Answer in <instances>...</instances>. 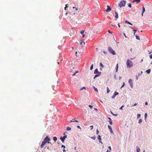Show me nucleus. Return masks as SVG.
<instances>
[{"label": "nucleus", "instance_id": "nucleus-53", "mask_svg": "<svg viewBox=\"0 0 152 152\" xmlns=\"http://www.w3.org/2000/svg\"><path fill=\"white\" fill-rule=\"evenodd\" d=\"M108 32H109V33H111V34H112V32H111L109 30H108Z\"/></svg>", "mask_w": 152, "mask_h": 152}, {"label": "nucleus", "instance_id": "nucleus-59", "mask_svg": "<svg viewBox=\"0 0 152 152\" xmlns=\"http://www.w3.org/2000/svg\"><path fill=\"white\" fill-rule=\"evenodd\" d=\"M108 148H109V149H110V150H111V148L110 146H109V147H108Z\"/></svg>", "mask_w": 152, "mask_h": 152}, {"label": "nucleus", "instance_id": "nucleus-42", "mask_svg": "<svg viewBox=\"0 0 152 152\" xmlns=\"http://www.w3.org/2000/svg\"><path fill=\"white\" fill-rule=\"evenodd\" d=\"M99 133V131L98 129H97V130H96V134H98Z\"/></svg>", "mask_w": 152, "mask_h": 152}, {"label": "nucleus", "instance_id": "nucleus-25", "mask_svg": "<svg viewBox=\"0 0 152 152\" xmlns=\"http://www.w3.org/2000/svg\"><path fill=\"white\" fill-rule=\"evenodd\" d=\"M71 130V128L69 127H68L66 128V130L67 131H70Z\"/></svg>", "mask_w": 152, "mask_h": 152}, {"label": "nucleus", "instance_id": "nucleus-23", "mask_svg": "<svg viewBox=\"0 0 152 152\" xmlns=\"http://www.w3.org/2000/svg\"><path fill=\"white\" fill-rule=\"evenodd\" d=\"M135 37H136V38L137 39L139 40H140V37L139 36L136 35L135 36Z\"/></svg>", "mask_w": 152, "mask_h": 152}, {"label": "nucleus", "instance_id": "nucleus-22", "mask_svg": "<svg viewBox=\"0 0 152 152\" xmlns=\"http://www.w3.org/2000/svg\"><path fill=\"white\" fill-rule=\"evenodd\" d=\"M125 23H126L129 24L131 25H132V24L129 21H127V20L125 21Z\"/></svg>", "mask_w": 152, "mask_h": 152}, {"label": "nucleus", "instance_id": "nucleus-19", "mask_svg": "<svg viewBox=\"0 0 152 152\" xmlns=\"http://www.w3.org/2000/svg\"><path fill=\"white\" fill-rule=\"evenodd\" d=\"M100 75H99V74H96L94 77V79H95V78H96V77H97L99 76Z\"/></svg>", "mask_w": 152, "mask_h": 152}, {"label": "nucleus", "instance_id": "nucleus-52", "mask_svg": "<svg viewBox=\"0 0 152 152\" xmlns=\"http://www.w3.org/2000/svg\"><path fill=\"white\" fill-rule=\"evenodd\" d=\"M61 147H63L64 148L65 147V146L63 145H62L61 146Z\"/></svg>", "mask_w": 152, "mask_h": 152}, {"label": "nucleus", "instance_id": "nucleus-29", "mask_svg": "<svg viewBox=\"0 0 152 152\" xmlns=\"http://www.w3.org/2000/svg\"><path fill=\"white\" fill-rule=\"evenodd\" d=\"M73 9H75V10L76 11H77V10H78V9H77V7H73Z\"/></svg>", "mask_w": 152, "mask_h": 152}, {"label": "nucleus", "instance_id": "nucleus-28", "mask_svg": "<svg viewBox=\"0 0 152 152\" xmlns=\"http://www.w3.org/2000/svg\"><path fill=\"white\" fill-rule=\"evenodd\" d=\"M110 91V90L109 89V88L108 87H107V93H109Z\"/></svg>", "mask_w": 152, "mask_h": 152}, {"label": "nucleus", "instance_id": "nucleus-43", "mask_svg": "<svg viewBox=\"0 0 152 152\" xmlns=\"http://www.w3.org/2000/svg\"><path fill=\"white\" fill-rule=\"evenodd\" d=\"M128 6L129 7H131V4H128Z\"/></svg>", "mask_w": 152, "mask_h": 152}, {"label": "nucleus", "instance_id": "nucleus-11", "mask_svg": "<svg viewBox=\"0 0 152 152\" xmlns=\"http://www.w3.org/2000/svg\"><path fill=\"white\" fill-rule=\"evenodd\" d=\"M115 17L117 19V18H118V13L115 11Z\"/></svg>", "mask_w": 152, "mask_h": 152}, {"label": "nucleus", "instance_id": "nucleus-47", "mask_svg": "<svg viewBox=\"0 0 152 152\" xmlns=\"http://www.w3.org/2000/svg\"><path fill=\"white\" fill-rule=\"evenodd\" d=\"M77 127L78 128V129H81V128H80V126H77Z\"/></svg>", "mask_w": 152, "mask_h": 152}, {"label": "nucleus", "instance_id": "nucleus-61", "mask_svg": "<svg viewBox=\"0 0 152 152\" xmlns=\"http://www.w3.org/2000/svg\"><path fill=\"white\" fill-rule=\"evenodd\" d=\"M145 104L146 105H147L148 104V103H147V102H145Z\"/></svg>", "mask_w": 152, "mask_h": 152}, {"label": "nucleus", "instance_id": "nucleus-12", "mask_svg": "<svg viewBox=\"0 0 152 152\" xmlns=\"http://www.w3.org/2000/svg\"><path fill=\"white\" fill-rule=\"evenodd\" d=\"M84 31L83 30H82L80 31V33H81V34H82V37H85V35H84Z\"/></svg>", "mask_w": 152, "mask_h": 152}, {"label": "nucleus", "instance_id": "nucleus-32", "mask_svg": "<svg viewBox=\"0 0 152 152\" xmlns=\"http://www.w3.org/2000/svg\"><path fill=\"white\" fill-rule=\"evenodd\" d=\"M68 5V4H66V7H65V8H64V9L65 10H67V7H68L67 6Z\"/></svg>", "mask_w": 152, "mask_h": 152}, {"label": "nucleus", "instance_id": "nucleus-7", "mask_svg": "<svg viewBox=\"0 0 152 152\" xmlns=\"http://www.w3.org/2000/svg\"><path fill=\"white\" fill-rule=\"evenodd\" d=\"M47 143L45 142L43 140L42 142V144L40 146V148H43L44 146L45 145L46 143Z\"/></svg>", "mask_w": 152, "mask_h": 152}, {"label": "nucleus", "instance_id": "nucleus-16", "mask_svg": "<svg viewBox=\"0 0 152 152\" xmlns=\"http://www.w3.org/2000/svg\"><path fill=\"white\" fill-rule=\"evenodd\" d=\"M98 139L99 140V142H101L102 143V142L101 141V136L99 135L98 137Z\"/></svg>", "mask_w": 152, "mask_h": 152}, {"label": "nucleus", "instance_id": "nucleus-27", "mask_svg": "<svg viewBox=\"0 0 152 152\" xmlns=\"http://www.w3.org/2000/svg\"><path fill=\"white\" fill-rule=\"evenodd\" d=\"M125 83L124 82L123 83V85H122V86L121 88H122L123 87H124V86H125Z\"/></svg>", "mask_w": 152, "mask_h": 152}, {"label": "nucleus", "instance_id": "nucleus-17", "mask_svg": "<svg viewBox=\"0 0 152 152\" xmlns=\"http://www.w3.org/2000/svg\"><path fill=\"white\" fill-rule=\"evenodd\" d=\"M53 139L55 142H56L57 140V138L56 137H53Z\"/></svg>", "mask_w": 152, "mask_h": 152}, {"label": "nucleus", "instance_id": "nucleus-58", "mask_svg": "<svg viewBox=\"0 0 152 152\" xmlns=\"http://www.w3.org/2000/svg\"><path fill=\"white\" fill-rule=\"evenodd\" d=\"M108 118L109 120H110H110H111V118H110V117Z\"/></svg>", "mask_w": 152, "mask_h": 152}, {"label": "nucleus", "instance_id": "nucleus-35", "mask_svg": "<svg viewBox=\"0 0 152 152\" xmlns=\"http://www.w3.org/2000/svg\"><path fill=\"white\" fill-rule=\"evenodd\" d=\"M108 127L110 130L112 129L111 126L110 125H108Z\"/></svg>", "mask_w": 152, "mask_h": 152}, {"label": "nucleus", "instance_id": "nucleus-34", "mask_svg": "<svg viewBox=\"0 0 152 152\" xmlns=\"http://www.w3.org/2000/svg\"><path fill=\"white\" fill-rule=\"evenodd\" d=\"M100 66H101V67H103L104 65L102 63H100Z\"/></svg>", "mask_w": 152, "mask_h": 152}, {"label": "nucleus", "instance_id": "nucleus-15", "mask_svg": "<svg viewBox=\"0 0 152 152\" xmlns=\"http://www.w3.org/2000/svg\"><path fill=\"white\" fill-rule=\"evenodd\" d=\"M137 148V152H139L140 151V149L138 146H136Z\"/></svg>", "mask_w": 152, "mask_h": 152}, {"label": "nucleus", "instance_id": "nucleus-54", "mask_svg": "<svg viewBox=\"0 0 152 152\" xmlns=\"http://www.w3.org/2000/svg\"><path fill=\"white\" fill-rule=\"evenodd\" d=\"M123 34H124V36L125 37V38H127V37L126 36L125 34L124 33H123Z\"/></svg>", "mask_w": 152, "mask_h": 152}, {"label": "nucleus", "instance_id": "nucleus-13", "mask_svg": "<svg viewBox=\"0 0 152 152\" xmlns=\"http://www.w3.org/2000/svg\"><path fill=\"white\" fill-rule=\"evenodd\" d=\"M70 31H71V32L69 34L71 35V34H73L74 33V32L73 31V28H72L70 29Z\"/></svg>", "mask_w": 152, "mask_h": 152}, {"label": "nucleus", "instance_id": "nucleus-6", "mask_svg": "<svg viewBox=\"0 0 152 152\" xmlns=\"http://www.w3.org/2000/svg\"><path fill=\"white\" fill-rule=\"evenodd\" d=\"M67 136L64 135L63 137H61L60 138V139L63 142L65 140V139L66 138Z\"/></svg>", "mask_w": 152, "mask_h": 152}, {"label": "nucleus", "instance_id": "nucleus-44", "mask_svg": "<svg viewBox=\"0 0 152 152\" xmlns=\"http://www.w3.org/2000/svg\"><path fill=\"white\" fill-rule=\"evenodd\" d=\"M86 89L85 87H83L81 88L80 89V90H82L83 89Z\"/></svg>", "mask_w": 152, "mask_h": 152}, {"label": "nucleus", "instance_id": "nucleus-60", "mask_svg": "<svg viewBox=\"0 0 152 152\" xmlns=\"http://www.w3.org/2000/svg\"><path fill=\"white\" fill-rule=\"evenodd\" d=\"M83 42V41H81L80 42V44L81 45L82 44V43Z\"/></svg>", "mask_w": 152, "mask_h": 152}, {"label": "nucleus", "instance_id": "nucleus-41", "mask_svg": "<svg viewBox=\"0 0 152 152\" xmlns=\"http://www.w3.org/2000/svg\"><path fill=\"white\" fill-rule=\"evenodd\" d=\"M124 107V105H123L119 109L120 110H122L123 109V107Z\"/></svg>", "mask_w": 152, "mask_h": 152}, {"label": "nucleus", "instance_id": "nucleus-64", "mask_svg": "<svg viewBox=\"0 0 152 152\" xmlns=\"http://www.w3.org/2000/svg\"><path fill=\"white\" fill-rule=\"evenodd\" d=\"M137 105V104H134V106H136Z\"/></svg>", "mask_w": 152, "mask_h": 152}, {"label": "nucleus", "instance_id": "nucleus-36", "mask_svg": "<svg viewBox=\"0 0 152 152\" xmlns=\"http://www.w3.org/2000/svg\"><path fill=\"white\" fill-rule=\"evenodd\" d=\"M142 122V120L141 119H140L139 121H138V123L140 124Z\"/></svg>", "mask_w": 152, "mask_h": 152}, {"label": "nucleus", "instance_id": "nucleus-37", "mask_svg": "<svg viewBox=\"0 0 152 152\" xmlns=\"http://www.w3.org/2000/svg\"><path fill=\"white\" fill-rule=\"evenodd\" d=\"M111 121V120L110 121H109V123H110V125H112V124H113V122H112Z\"/></svg>", "mask_w": 152, "mask_h": 152}, {"label": "nucleus", "instance_id": "nucleus-62", "mask_svg": "<svg viewBox=\"0 0 152 152\" xmlns=\"http://www.w3.org/2000/svg\"><path fill=\"white\" fill-rule=\"evenodd\" d=\"M119 80H120L121 78V77H119Z\"/></svg>", "mask_w": 152, "mask_h": 152}, {"label": "nucleus", "instance_id": "nucleus-18", "mask_svg": "<svg viewBox=\"0 0 152 152\" xmlns=\"http://www.w3.org/2000/svg\"><path fill=\"white\" fill-rule=\"evenodd\" d=\"M133 2H137V3H138L140 2V0H134L133 1Z\"/></svg>", "mask_w": 152, "mask_h": 152}, {"label": "nucleus", "instance_id": "nucleus-55", "mask_svg": "<svg viewBox=\"0 0 152 152\" xmlns=\"http://www.w3.org/2000/svg\"><path fill=\"white\" fill-rule=\"evenodd\" d=\"M118 26L119 28H120V24H119V23H118Z\"/></svg>", "mask_w": 152, "mask_h": 152}, {"label": "nucleus", "instance_id": "nucleus-4", "mask_svg": "<svg viewBox=\"0 0 152 152\" xmlns=\"http://www.w3.org/2000/svg\"><path fill=\"white\" fill-rule=\"evenodd\" d=\"M108 50L111 54L114 55L115 54V51L112 49L111 47H108Z\"/></svg>", "mask_w": 152, "mask_h": 152}, {"label": "nucleus", "instance_id": "nucleus-3", "mask_svg": "<svg viewBox=\"0 0 152 152\" xmlns=\"http://www.w3.org/2000/svg\"><path fill=\"white\" fill-rule=\"evenodd\" d=\"M126 3V1H121L118 4L119 7L121 8L124 7Z\"/></svg>", "mask_w": 152, "mask_h": 152}, {"label": "nucleus", "instance_id": "nucleus-38", "mask_svg": "<svg viewBox=\"0 0 152 152\" xmlns=\"http://www.w3.org/2000/svg\"><path fill=\"white\" fill-rule=\"evenodd\" d=\"M74 49V48H73V47H72V48L71 49V48H70L69 49V50L70 51H72Z\"/></svg>", "mask_w": 152, "mask_h": 152}, {"label": "nucleus", "instance_id": "nucleus-5", "mask_svg": "<svg viewBox=\"0 0 152 152\" xmlns=\"http://www.w3.org/2000/svg\"><path fill=\"white\" fill-rule=\"evenodd\" d=\"M50 139L49 137L47 136L44 138L43 140L47 143L48 142L50 141Z\"/></svg>", "mask_w": 152, "mask_h": 152}, {"label": "nucleus", "instance_id": "nucleus-40", "mask_svg": "<svg viewBox=\"0 0 152 152\" xmlns=\"http://www.w3.org/2000/svg\"><path fill=\"white\" fill-rule=\"evenodd\" d=\"M110 132L111 133L113 134V132L112 131V129L110 130Z\"/></svg>", "mask_w": 152, "mask_h": 152}, {"label": "nucleus", "instance_id": "nucleus-50", "mask_svg": "<svg viewBox=\"0 0 152 152\" xmlns=\"http://www.w3.org/2000/svg\"><path fill=\"white\" fill-rule=\"evenodd\" d=\"M91 138L93 139V140H95V138L94 137H91Z\"/></svg>", "mask_w": 152, "mask_h": 152}, {"label": "nucleus", "instance_id": "nucleus-51", "mask_svg": "<svg viewBox=\"0 0 152 152\" xmlns=\"http://www.w3.org/2000/svg\"><path fill=\"white\" fill-rule=\"evenodd\" d=\"M147 116V113H146L145 114V118H146V117Z\"/></svg>", "mask_w": 152, "mask_h": 152}, {"label": "nucleus", "instance_id": "nucleus-45", "mask_svg": "<svg viewBox=\"0 0 152 152\" xmlns=\"http://www.w3.org/2000/svg\"><path fill=\"white\" fill-rule=\"evenodd\" d=\"M150 58L151 59H152V54H151V55H150Z\"/></svg>", "mask_w": 152, "mask_h": 152}, {"label": "nucleus", "instance_id": "nucleus-9", "mask_svg": "<svg viewBox=\"0 0 152 152\" xmlns=\"http://www.w3.org/2000/svg\"><path fill=\"white\" fill-rule=\"evenodd\" d=\"M129 83L130 86L132 87L133 86V83L132 80L131 79H129Z\"/></svg>", "mask_w": 152, "mask_h": 152}, {"label": "nucleus", "instance_id": "nucleus-57", "mask_svg": "<svg viewBox=\"0 0 152 152\" xmlns=\"http://www.w3.org/2000/svg\"><path fill=\"white\" fill-rule=\"evenodd\" d=\"M74 122H78V121H77V120L74 121Z\"/></svg>", "mask_w": 152, "mask_h": 152}, {"label": "nucleus", "instance_id": "nucleus-63", "mask_svg": "<svg viewBox=\"0 0 152 152\" xmlns=\"http://www.w3.org/2000/svg\"><path fill=\"white\" fill-rule=\"evenodd\" d=\"M63 152H65V151H65V149H63Z\"/></svg>", "mask_w": 152, "mask_h": 152}, {"label": "nucleus", "instance_id": "nucleus-56", "mask_svg": "<svg viewBox=\"0 0 152 152\" xmlns=\"http://www.w3.org/2000/svg\"><path fill=\"white\" fill-rule=\"evenodd\" d=\"M70 122H74V121H73V120H72L70 121Z\"/></svg>", "mask_w": 152, "mask_h": 152}, {"label": "nucleus", "instance_id": "nucleus-14", "mask_svg": "<svg viewBox=\"0 0 152 152\" xmlns=\"http://www.w3.org/2000/svg\"><path fill=\"white\" fill-rule=\"evenodd\" d=\"M145 8L144 7H143L142 8V16H143V14L144 12H145Z\"/></svg>", "mask_w": 152, "mask_h": 152}, {"label": "nucleus", "instance_id": "nucleus-31", "mask_svg": "<svg viewBox=\"0 0 152 152\" xmlns=\"http://www.w3.org/2000/svg\"><path fill=\"white\" fill-rule=\"evenodd\" d=\"M141 115L140 114H137V118H138L139 117H140Z\"/></svg>", "mask_w": 152, "mask_h": 152}, {"label": "nucleus", "instance_id": "nucleus-39", "mask_svg": "<svg viewBox=\"0 0 152 152\" xmlns=\"http://www.w3.org/2000/svg\"><path fill=\"white\" fill-rule=\"evenodd\" d=\"M93 88H94V90L96 91H97L98 92V90H97V88H96L95 87H93Z\"/></svg>", "mask_w": 152, "mask_h": 152}, {"label": "nucleus", "instance_id": "nucleus-20", "mask_svg": "<svg viewBox=\"0 0 152 152\" xmlns=\"http://www.w3.org/2000/svg\"><path fill=\"white\" fill-rule=\"evenodd\" d=\"M118 92H115L113 94V95H114V96H116V95L118 94Z\"/></svg>", "mask_w": 152, "mask_h": 152}, {"label": "nucleus", "instance_id": "nucleus-8", "mask_svg": "<svg viewBox=\"0 0 152 152\" xmlns=\"http://www.w3.org/2000/svg\"><path fill=\"white\" fill-rule=\"evenodd\" d=\"M94 74H99L101 75V73L100 72H99L98 71V69H95L94 72Z\"/></svg>", "mask_w": 152, "mask_h": 152}, {"label": "nucleus", "instance_id": "nucleus-24", "mask_svg": "<svg viewBox=\"0 0 152 152\" xmlns=\"http://www.w3.org/2000/svg\"><path fill=\"white\" fill-rule=\"evenodd\" d=\"M151 70L150 69H149L147 71H146V72L148 73L149 74Z\"/></svg>", "mask_w": 152, "mask_h": 152}, {"label": "nucleus", "instance_id": "nucleus-21", "mask_svg": "<svg viewBox=\"0 0 152 152\" xmlns=\"http://www.w3.org/2000/svg\"><path fill=\"white\" fill-rule=\"evenodd\" d=\"M118 64H117L116 65V72H117L118 70Z\"/></svg>", "mask_w": 152, "mask_h": 152}, {"label": "nucleus", "instance_id": "nucleus-10", "mask_svg": "<svg viewBox=\"0 0 152 152\" xmlns=\"http://www.w3.org/2000/svg\"><path fill=\"white\" fill-rule=\"evenodd\" d=\"M111 10V7L109 6H107V9L106 10V11L107 12H110Z\"/></svg>", "mask_w": 152, "mask_h": 152}, {"label": "nucleus", "instance_id": "nucleus-46", "mask_svg": "<svg viewBox=\"0 0 152 152\" xmlns=\"http://www.w3.org/2000/svg\"><path fill=\"white\" fill-rule=\"evenodd\" d=\"M90 127L91 128V130H92L93 129V125L90 126Z\"/></svg>", "mask_w": 152, "mask_h": 152}, {"label": "nucleus", "instance_id": "nucleus-48", "mask_svg": "<svg viewBox=\"0 0 152 152\" xmlns=\"http://www.w3.org/2000/svg\"><path fill=\"white\" fill-rule=\"evenodd\" d=\"M115 96H114V95H113V96L112 97V98L114 99L115 98Z\"/></svg>", "mask_w": 152, "mask_h": 152}, {"label": "nucleus", "instance_id": "nucleus-1", "mask_svg": "<svg viewBox=\"0 0 152 152\" xmlns=\"http://www.w3.org/2000/svg\"><path fill=\"white\" fill-rule=\"evenodd\" d=\"M88 13L87 11H83L81 13L78 14L77 12H75L73 14L70 15L69 17V21H77L82 18L84 20H88Z\"/></svg>", "mask_w": 152, "mask_h": 152}, {"label": "nucleus", "instance_id": "nucleus-33", "mask_svg": "<svg viewBox=\"0 0 152 152\" xmlns=\"http://www.w3.org/2000/svg\"><path fill=\"white\" fill-rule=\"evenodd\" d=\"M77 72H78V71H76L75 72H74V74L72 75V76H74L75 75L76 73Z\"/></svg>", "mask_w": 152, "mask_h": 152}, {"label": "nucleus", "instance_id": "nucleus-2", "mask_svg": "<svg viewBox=\"0 0 152 152\" xmlns=\"http://www.w3.org/2000/svg\"><path fill=\"white\" fill-rule=\"evenodd\" d=\"M126 64L127 68H130L132 67L133 66V63L132 61L129 59H128L126 61Z\"/></svg>", "mask_w": 152, "mask_h": 152}, {"label": "nucleus", "instance_id": "nucleus-30", "mask_svg": "<svg viewBox=\"0 0 152 152\" xmlns=\"http://www.w3.org/2000/svg\"><path fill=\"white\" fill-rule=\"evenodd\" d=\"M133 31L134 32V35H135V34L136 32L137 31V30H136V29H134L133 30Z\"/></svg>", "mask_w": 152, "mask_h": 152}, {"label": "nucleus", "instance_id": "nucleus-26", "mask_svg": "<svg viewBox=\"0 0 152 152\" xmlns=\"http://www.w3.org/2000/svg\"><path fill=\"white\" fill-rule=\"evenodd\" d=\"M93 64H92L91 65L90 69L91 70H92L93 69Z\"/></svg>", "mask_w": 152, "mask_h": 152}, {"label": "nucleus", "instance_id": "nucleus-49", "mask_svg": "<svg viewBox=\"0 0 152 152\" xmlns=\"http://www.w3.org/2000/svg\"><path fill=\"white\" fill-rule=\"evenodd\" d=\"M89 107L90 108H91L92 107H93V106H92V105H89Z\"/></svg>", "mask_w": 152, "mask_h": 152}]
</instances>
